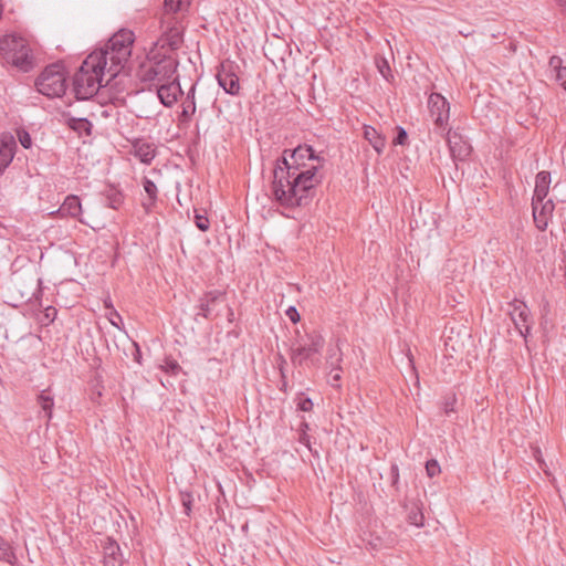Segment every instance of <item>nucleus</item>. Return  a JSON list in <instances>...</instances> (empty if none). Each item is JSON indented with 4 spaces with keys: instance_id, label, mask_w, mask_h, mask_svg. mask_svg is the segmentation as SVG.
Listing matches in <instances>:
<instances>
[{
    "instance_id": "nucleus-2",
    "label": "nucleus",
    "mask_w": 566,
    "mask_h": 566,
    "mask_svg": "<svg viewBox=\"0 0 566 566\" xmlns=\"http://www.w3.org/2000/svg\"><path fill=\"white\" fill-rule=\"evenodd\" d=\"M134 42V32L122 29L108 40L104 48L91 53L92 55H102L101 64L107 67V74L109 75L107 82L124 69L132 55Z\"/></svg>"
},
{
    "instance_id": "nucleus-33",
    "label": "nucleus",
    "mask_w": 566,
    "mask_h": 566,
    "mask_svg": "<svg viewBox=\"0 0 566 566\" xmlns=\"http://www.w3.org/2000/svg\"><path fill=\"white\" fill-rule=\"evenodd\" d=\"M160 367L164 371L172 376L178 375V373L181 370L180 365L175 359L170 358H166Z\"/></svg>"
},
{
    "instance_id": "nucleus-7",
    "label": "nucleus",
    "mask_w": 566,
    "mask_h": 566,
    "mask_svg": "<svg viewBox=\"0 0 566 566\" xmlns=\"http://www.w3.org/2000/svg\"><path fill=\"white\" fill-rule=\"evenodd\" d=\"M0 50L8 63L28 72L32 67L30 50L22 39L8 36L0 41Z\"/></svg>"
},
{
    "instance_id": "nucleus-9",
    "label": "nucleus",
    "mask_w": 566,
    "mask_h": 566,
    "mask_svg": "<svg viewBox=\"0 0 566 566\" xmlns=\"http://www.w3.org/2000/svg\"><path fill=\"white\" fill-rule=\"evenodd\" d=\"M226 303V293L213 290L206 292L199 298V312L197 315H200L207 319H213L219 316V311L217 310L220 304Z\"/></svg>"
},
{
    "instance_id": "nucleus-39",
    "label": "nucleus",
    "mask_w": 566,
    "mask_h": 566,
    "mask_svg": "<svg viewBox=\"0 0 566 566\" xmlns=\"http://www.w3.org/2000/svg\"><path fill=\"white\" fill-rule=\"evenodd\" d=\"M181 503L184 511L187 515H190L192 505V495L190 493H181Z\"/></svg>"
},
{
    "instance_id": "nucleus-24",
    "label": "nucleus",
    "mask_w": 566,
    "mask_h": 566,
    "mask_svg": "<svg viewBox=\"0 0 566 566\" xmlns=\"http://www.w3.org/2000/svg\"><path fill=\"white\" fill-rule=\"evenodd\" d=\"M156 155V150L151 144L142 143L135 145V156L144 164H149Z\"/></svg>"
},
{
    "instance_id": "nucleus-42",
    "label": "nucleus",
    "mask_w": 566,
    "mask_h": 566,
    "mask_svg": "<svg viewBox=\"0 0 566 566\" xmlns=\"http://www.w3.org/2000/svg\"><path fill=\"white\" fill-rule=\"evenodd\" d=\"M297 408L302 411H310L313 408V401L310 398H300Z\"/></svg>"
},
{
    "instance_id": "nucleus-54",
    "label": "nucleus",
    "mask_w": 566,
    "mask_h": 566,
    "mask_svg": "<svg viewBox=\"0 0 566 566\" xmlns=\"http://www.w3.org/2000/svg\"><path fill=\"white\" fill-rule=\"evenodd\" d=\"M559 6L566 7V0H556Z\"/></svg>"
},
{
    "instance_id": "nucleus-18",
    "label": "nucleus",
    "mask_w": 566,
    "mask_h": 566,
    "mask_svg": "<svg viewBox=\"0 0 566 566\" xmlns=\"http://www.w3.org/2000/svg\"><path fill=\"white\" fill-rule=\"evenodd\" d=\"M82 212V205L80 201V198L74 195H70L65 198L64 202L61 205V207L57 210V213L65 217H72L77 219L81 223L86 224V222L80 218Z\"/></svg>"
},
{
    "instance_id": "nucleus-40",
    "label": "nucleus",
    "mask_w": 566,
    "mask_h": 566,
    "mask_svg": "<svg viewBox=\"0 0 566 566\" xmlns=\"http://www.w3.org/2000/svg\"><path fill=\"white\" fill-rule=\"evenodd\" d=\"M377 67H378L379 72H380V74L385 78H388V75L390 74V67H389V64H388L387 60L380 59L379 61H377Z\"/></svg>"
},
{
    "instance_id": "nucleus-31",
    "label": "nucleus",
    "mask_w": 566,
    "mask_h": 566,
    "mask_svg": "<svg viewBox=\"0 0 566 566\" xmlns=\"http://www.w3.org/2000/svg\"><path fill=\"white\" fill-rule=\"evenodd\" d=\"M308 429V423L305 420H303L300 426L298 441L300 443L304 444L315 457H318V451L312 449L311 438L307 434Z\"/></svg>"
},
{
    "instance_id": "nucleus-19",
    "label": "nucleus",
    "mask_w": 566,
    "mask_h": 566,
    "mask_svg": "<svg viewBox=\"0 0 566 566\" xmlns=\"http://www.w3.org/2000/svg\"><path fill=\"white\" fill-rule=\"evenodd\" d=\"M104 566H123V555L119 545L108 538L104 545Z\"/></svg>"
},
{
    "instance_id": "nucleus-48",
    "label": "nucleus",
    "mask_w": 566,
    "mask_h": 566,
    "mask_svg": "<svg viewBox=\"0 0 566 566\" xmlns=\"http://www.w3.org/2000/svg\"><path fill=\"white\" fill-rule=\"evenodd\" d=\"M104 304H105V307H107V308H109V310H111V314H109V315H113V316L117 317V318H118V321H122L120 315H119V314H118V313L113 308V305H112V302H111V300H109V298H108V300H105V301H104Z\"/></svg>"
},
{
    "instance_id": "nucleus-34",
    "label": "nucleus",
    "mask_w": 566,
    "mask_h": 566,
    "mask_svg": "<svg viewBox=\"0 0 566 566\" xmlns=\"http://www.w3.org/2000/svg\"><path fill=\"white\" fill-rule=\"evenodd\" d=\"M426 471L429 478H433L440 473V465L436 460H429L426 463Z\"/></svg>"
},
{
    "instance_id": "nucleus-55",
    "label": "nucleus",
    "mask_w": 566,
    "mask_h": 566,
    "mask_svg": "<svg viewBox=\"0 0 566 566\" xmlns=\"http://www.w3.org/2000/svg\"><path fill=\"white\" fill-rule=\"evenodd\" d=\"M450 342H451V338H449V340L446 342V346H450ZM452 349L454 350V347L451 345Z\"/></svg>"
},
{
    "instance_id": "nucleus-47",
    "label": "nucleus",
    "mask_w": 566,
    "mask_h": 566,
    "mask_svg": "<svg viewBox=\"0 0 566 566\" xmlns=\"http://www.w3.org/2000/svg\"><path fill=\"white\" fill-rule=\"evenodd\" d=\"M454 402H455V399H454V398H452L451 400H447V401L444 402V413H446V415H449L450 412H453V411H454V408H453Z\"/></svg>"
},
{
    "instance_id": "nucleus-10",
    "label": "nucleus",
    "mask_w": 566,
    "mask_h": 566,
    "mask_svg": "<svg viewBox=\"0 0 566 566\" xmlns=\"http://www.w3.org/2000/svg\"><path fill=\"white\" fill-rule=\"evenodd\" d=\"M235 69L237 66L233 63L223 62L221 63L217 73L219 85L224 90L226 93L231 95H238L241 88Z\"/></svg>"
},
{
    "instance_id": "nucleus-5",
    "label": "nucleus",
    "mask_w": 566,
    "mask_h": 566,
    "mask_svg": "<svg viewBox=\"0 0 566 566\" xmlns=\"http://www.w3.org/2000/svg\"><path fill=\"white\" fill-rule=\"evenodd\" d=\"M35 86L39 93L48 97H60L66 90V74L60 63H54L44 69L38 76Z\"/></svg>"
},
{
    "instance_id": "nucleus-53",
    "label": "nucleus",
    "mask_w": 566,
    "mask_h": 566,
    "mask_svg": "<svg viewBox=\"0 0 566 566\" xmlns=\"http://www.w3.org/2000/svg\"><path fill=\"white\" fill-rule=\"evenodd\" d=\"M281 389H282V390H284V391L286 390V380H285V377H284V378H282V388H281Z\"/></svg>"
},
{
    "instance_id": "nucleus-56",
    "label": "nucleus",
    "mask_w": 566,
    "mask_h": 566,
    "mask_svg": "<svg viewBox=\"0 0 566 566\" xmlns=\"http://www.w3.org/2000/svg\"><path fill=\"white\" fill-rule=\"evenodd\" d=\"M229 312H230V316H232L233 312H232V310L230 307H229Z\"/></svg>"
},
{
    "instance_id": "nucleus-46",
    "label": "nucleus",
    "mask_w": 566,
    "mask_h": 566,
    "mask_svg": "<svg viewBox=\"0 0 566 566\" xmlns=\"http://www.w3.org/2000/svg\"><path fill=\"white\" fill-rule=\"evenodd\" d=\"M390 472H391V478H392V485H396L399 480L398 467L396 464L391 465Z\"/></svg>"
},
{
    "instance_id": "nucleus-20",
    "label": "nucleus",
    "mask_w": 566,
    "mask_h": 566,
    "mask_svg": "<svg viewBox=\"0 0 566 566\" xmlns=\"http://www.w3.org/2000/svg\"><path fill=\"white\" fill-rule=\"evenodd\" d=\"M549 185H551V174L545 170L539 171L536 175L535 189H534V195H533L532 201H535V202L543 201L548 195Z\"/></svg>"
},
{
    "instance_id": "nucleus-35",
    "label": "nucleus",
    "mask_w": 566,
    "mask_h": 566,
    "mask_svg": "<svg viewBox=\"0 0 566 566\" xmlns=\"http://www.w3.org/2000/svg\"><path fill=\"white\" fill-rule=\"evenodd\" d=\"M195 223H196L197 228L203 232L209 230L210 222L206 216L197 213L195 216Z\"/></svg>"
},
{
    "instance_id": "nucleus-51",
    "label": "nucleus",
    "mask_w": 566,
    "mask_h": 566,
    "mask_svg": "<svg viewBox=\"0 0 566 566\" xmlns=\"http://www.w3.org/2000/svg\"><path fill=\"white\" fill-rule=\"evenodd\" d=\"M135 346H136L135 360H136L137 363H140V357H142V355H140V350H139V348H138V346H137L136 344H135Z\"/></svg>"
},
{
    "instance_id": "nucleus-41",
    "label": "nucleus",
    "mask_w": 566,
    "mask_h": 566,
    "mask_svg": "<svg viewBox=\"0 0 566 566\" xmlns=\"http://www.w3.org/2000/svg\"><path fill=\"white\" fill-rule=\"evenodd\" d=\"M408 135L407 132L402 127L397 128V136L394 140L396 145H405L407 143Z\"/></svg>"
},
{
    "instance_id": "nucleus-30",
    "label": "nucleus",
    "mask_w": 566,
    "mask_h": 566,
    "mask_svg": "<svg viewBox=\"0 0 566 566\" xmlns=\"http://www.w3.org/2000/svg\"><path fill=\"white\" fill-rule=\"evenodd\" d=\"M340 347L336 344L334 346H329L327 349L326 361L331 368L340 366L343 360Z\"/></svg>"
},
{
    "instance_id": "nucleus-13",
    "label": "nucleus",
    "mask_w": 566,
    "mask_h": 566,
    "mask_svg": "<svg viewBox=\"0 0 566 566\" xmlns=\"http://www.w3.org/2000/svg\"><path fill=\"white\" fill-rule=\"evenodd\" d=\"M534 222L538 230L544 231L547 228L548 220L551 219L555 205L552 199L541 202L532 201Z\"/></svg>"
},
{
    "instance_id": "nucleus-1",
    "label": "nucleus",
    "mask_w": 566,
    "mask_h": 566,
    "mask_svg": "<svg viewBox=\"0 0 566 566\" xmlns=\"http://www.w3.org/2000/svg\"><path fill=\"white\" fill-rule=\"evenodd\" d=\"M286 154L287 149L276 159L273 169V197L285 208L306 206L313 197V189L321 184L323 176L318 174V166L298 171L297 166L289 165Z\"/></svg>"
},
{
    "instance_id": "nucleus-11",
    "label": "nucleus",
    "mask_w": 566,
    "mask_h": 566,
    "mask_svg": "<svg viewBox=\"0 0 566 566\" xmlns=\"http://www.w3.org/2000/svg\"><path fill=\"white\" fill-rule=\"evenodd\" d=\"M510 316L516 329L523 337L530 333L531 329V313L527 305L518 300H514L511 304Z\"/></svg>"
},
{
    "instance_id": "nucleus-26",
    "label": "nucleus",
    "mask_w": 566,
    "mask_h": 566,
    "mask_svg": "<svg viewBox=\"0 0 566 566\" xmlns=\"http://www.w3.org/2000/svg\"><path fill=\"white\" fill-rule=\"evenodd\" d=\"M36 400L49 421L52 418V409L54 406L53 397L48 392V390H43L40 392Z\"/></svg>"
},
{
    "instance_id": "nucleus-28",
    "label": "nucleus",
    "mask_w": 566,
    "mask_h": 566,
    "mask_svg": "<svg viewBox=\"0 0 566 566\" xmlns=\"http://www.w3.org/2000/svg\"><path fill=\"white\" fill-rule=\"evenodd\" d=\"M69 126L78 134L91 135L92 124L86 118H72Z\"/></svg>"
},
{
    "instance_id": "nucleus-6",
    "label": "nucleus",
    "mask_w": 566,
    "mask_h": 566,
    "mask_svg": "<svg viewBox=\"0 0 566 566\" xmlns=\"http://www.w3.org/2000/svg\"><path fill=\"white\" fill-rule=\"evenodd\" d=\"M291 346V361L294 366H303L307 360L313 361L312 356L318 354L324 346V338L317 332L306 333L300 336Z\"/></svg>"
},
{
    "instance_id": "nucleus-29",
    "label": "nucleus",
    "mask_w": 566,
    "mask_h": 566,
    "mask_svg": "<svg viewBox=\"0 0 566 566\" xmlns=\"http://www.w3.org/2000/svg\"><path fill=\"white\" fill-rule=\"evenodd\" d=\"M105 197L107 206L112 209H117L124 200L123 193L115 188H109L108 190H106Z\"/></svg>"
},
{
    "instance_id": "nucleus-37",
    "label": "nucleus",
    "mask_w": 566,
    "mask_h": 566,
    "mask_svg": "<svg viewBox=\"0 0 566 566\" xmlns=\"http://www.w3.org/2000/svg\"><path fill=\"white\" fill-rule=\"evenodd\" d=\"M423 518V514L419 511H411L408 515L409 523L416 526H422Z\"/></svg>"
},
{
    "instance_id": "nucleus-8",
    "label": "nucleus",
    "mask_w": 566,
    "mask_h": 566,
    "mask_svg": "<svg viewBox=\"0 0 566 566\" xmlns=\"http://www.w3.org/2000/svg\"><path fill=\"white\" fill-rule=\"evenodd\" d=\"M428 107L433 118L436 129L444 136L450 114L449 102L441 94L432 93L428 98Z\"/></svg>"
},
{
    "instance_id": "nucleus-38",
    "label": "nucleus",
    "mask_w": 566,
    "mask_h": 566,
    "mask_svg": "<svg viewBox=\"0 0 566 566\" xmlns=\"http://www.w3.org/2000/svg\"><path fill=\"white\" fill-rule=\"evenodd\" d=\"M18 138H19V142L20 144L24 147V148H30L32 146V138L30 136V134L27 132V130H18Z\"/></svg>"
},
{
    "instance_id": "nucleus-49",
    "label": "nucleus",
    "mask_w": 566,
    "mask_h": 566,
    "mask_svg": "<svg viewBox=\"0 0 566 566\" xmlns=\"http://www.w3.org/2000/svg\"><path fill=\"white\" fill-rule=\"evenodd\" d=\"M285 364H286V359L284 358L283 355L280 354L279 355V365H280V371H281L282 378L285 377V374H284V370H283V367H284Z\"/></svg>"
},
{
    "instance_id": "nucleus-17",
    "label": "nucleus",
    "mask_w": 566,
    "mask_h": 566,
    "mask_svg": "<svg viewBox=\"0 0 566 566\" xmlns=\"http://www.w3.org/2000/svg\"><path fill=\"white\" fill-rule=\"evenodd\" d=\"M182 42V33L177 23L168 22L167 31L159 39L161 49L168 48L171 51L179 49Z\"/></svg>"
},
{
    "instance_id": "nucleus-27",
    "label": "nucleus",
    "mask_w": 566,
    "mask_h": 566,
    "mask_svg": "<svg viewBox=\"0 0 566 566\" xmlns=\"http://www.w3.org/2000/svg\"><path fill=\"white\" fill-rule=\"evenodd\" d=\"M0 560L6 562L10 565H13L17 560L15 554L11 547V545L0 537Z\"/></svg>"
},
{
    "instance_id": "nucleus-16",
    "label": "nucleus",
    "mask_w": 566,
    "mask_h": 566,
    "mask_svg": "<svg viewBox=\"0 0 566 566\" xmlns=\"http://www.w3.org/2000/svg\"><path fill=\"white\" fill-rule=\"evenodd\" d=\"M15 140L11 135L0 137V172H2L14 157Z\"/></svg>"
},
{
    "instance_id": "nucleus-4",
    "label": "nucleus",
    "mask_w": 566,
    "mask_h": 566,
    "mask_svg": "<svg viewBox=\"0 0 566 566\" xmlns=\"http://www.w3.org/2000/svg\"><path fill=\"white\" fill-rule=\"evenodd\" d=\"M177 65V60L171 55L155 54L140 64L137 76L147 85L159 84L172 78Z\"/></svg>"
},
{
    "instance_id": "nucleus-14",
    "label": "nucleus",
    "mask_w": 566,
    "mask_h": 566,
    "mask_svg": "<svg viewBox=\"0 0 566 566\" xmlns=\"http://www.w3.org/2000/svg\"><path fill=\"white\" fill-rule=\"evenodd\" d=\"M290 153V157L292 163L289 161L290 166H297L298 171H305L306 169H303L306 167L305 160H315L317 164L315 166H318V169L322 167V160L319 157L315 156V151L311 146L304 145L298 146L292 151L287 150Z\"/></svg>"
},
{
    "instance_id": "nucleus-43",
    "label": "nucleus",
    "mask_w": 566,
    "mask_h": 566,
    "mask_svg": "<svg viewBox=\"0 0 566 566\" xmlns=\"http://www.w3.org/2000/svg\"><path fill=\"white\" fill-rule=\"evenodd\" d=\"M285 314L293 323H297L301 318L296 307L294 306H290Z\"/></svg>"
},
{
    "instance_id": "nucleus-12",
    "label": "nucleus",
    "mask_w": 566,
    "mask_h": 566,
    "mask_svg": "<svg viewBox=\"0 0 566 566\" xmlns=\"http://www.w3.org/2000/svg\"><path fill=\"white\" fill-rule=\"evenodd\" d=\"M447 143L453 159L464 160L471 154V145L458 130L447 129L444 132Z\"/></svg>"
},
{
    "instance_id": "nucleus-15",
    "label": "nucleus",
    "mask_w": 566,
    "mask_h": 566,
    "mask_svg": "<svg viewBox=\"0 0 566 566\" xmlns=\"http://www.w3.org/2000/svg\"><path fill=\"white\" fill-rule=\"evenodd\" d=\"M181 94V87L176 80L164 83L157 87L158 98L166 107H171L178 101V96Z\"/></svg>"
},
{
    "instance_id": "nucleus-32",
    "label": "nucleus",
    "mask_w": 566,
    "mask_h": 566,
    "mask_svg": "<svg viewBox=\"0 0 566 566\" xmlns=\"http://www.w3.org/2000/svg\"><path fill=\"white\" fill-rule=\"evenodd\" d=\"M40 284L41 280H31L30 282V289L27 291V293H21V298L23 302H30L32 298L36 295V293H40Z\"/></svg>"
},
{
    "instance_id": "nucleus-22",
    "label": "nucleus",
    "mask_w": 566,
    "mask_h": 566,
    "mask_svg": "<svg viewBox=\"0 0 566 566\" xmlns=\"http://www.w3.org/2000/svg\"><path fill=\"white\" fill-rule=\"evenodd\" d=\"M182 111L179 115V122L188 123L192 115L196 113V102H195V86L190 88V91L187 94V97L181 104Z\"/></svg>"
},
{
    "instance_id": "nucleus-50",
    "label": "nucleus",
    "mask_w": 566,
    "mask_h": 566,
    "mask_svg": "<svg viewBox=\"0 0 566 566\" xmlns=\"http://www.w3.org/2000/svg\"><path fill=\"white\" fill-rule=\"evenodd\" d=\"M46 316L49 317L52 314H56V310L53 306H49L46 310Z\"/></svg>"
},
{
    "instance_id": "nucleus-36",
    "label": "nucleus",
    "mask_w": 566,
    "mask_h": 566,
    "mask_svg": "<svg viewBox=\"0 0 566 566\" xmlns=\"http://www.w3.org/2000/svg\"><path fill=\"white\" fill-rule=\"evenodd\" d=\"M340 371H342V367L340 366H338V367L336 366L334 368H331V373H329L331 380H329V382H331V385L333 387H337L338 388L340 386L339 385V381L342 379Z\"/></svg>"
},
{
    "instance_id": "nucleus-52",
    "label": "nucleus",
    "mask_w": 566,
    "mask_h": 566,
    "mask_svg": "<svg viewBox=\"0 0 566 566\" xmlns=\"http://www.w3.org/2000/svg\"><path fill=\"white\" fill-rule=\"evenodd\" d=\"M108 319L113 326L118 327V323L116 322V319H118L117 317L111 315Z\"/></svg>"
},
{
    "instance_id": "nucleus-23",
    "label": "nucleus",
    "mask_w": 566,
    "mask_h": 566,
    "mask_svg": "<svg viewBox=\"0 0 566 566\" xmlns=\"http://www.w3.org/2000/svg\"><path fill=\"white\" fill-rule=\"evenodd\" d=\"M364 137L369 142L373 148L380 154L386 145V139L373 126H364Z\"/></svg>"
},
{
    "instance_id": "nucleus-44",
    "label": "nucleus",
    "mask_w": 566,
    "mask_h": 566,
    "mask_svg": "<svg viewBox=\"0 0 566 566\" xmlns=\"http://www.w3.org/2000/svg\"><path fill=\"white\" fill-rule=\"evenodd\" d=\"M556 81L566 90V67H562L556 73Z\"/></svg>"
},
{
    "instance_id": "nucleus-25",
    "label": "nucleus",
    "mask_w": 566,
    "mask_h": 566,
    "mask_svg": "<svg viewBox=\"0 0 566 566\" xmlns=\"http://www.w3.org/2000/svg\"><path fill=\"white\" fill-rule=\"evenodd\" d=\"M189 6L190 0H165L164 10L166 14L184 13Z\"/></svg>"
},
{
    "instance_id": "nucleus-21",
    "label": "nucleus",
    "mask_w": 566,
    "mask_h": 566,
    "mask_svg": "<svg viewBox=\"0 0 566 566\" xmlns=\"http://www.w3.org/2000/svg\"><path fill=\"white\" fill-rule=\"evenodd\" d=\"M142 185L145 193L147 195V199L142 202L143 208L148 213L156 205L158 198V189L153 180L147 177H144L142 180Z\"/></svg>"
},
{
    "instance_id": "nucleus-3",
    "label": "nucleus",
    "mask_w": 566,
    "mask_h": 566,
    "mask_svg": "<svg viewBox=\"0 0 566 566\" xmlns=\"http://www.w3.org/2000/svg\"><path fill=\"white\" fill-rule=\"evenodd\" d=\"M102 55L90 54L82 63L73 78V92L77 99L93 97L102 86L107 67L101 64Z\"/></svg>"
},
{
    "instance_id": "nucleus-45",
    "label": "nucleus",
    "mask_w": 566,
    "mask_h": 566,
    "mask_svg": "<svg viewBox=\"0 0 566 566\" xmlns=\"http://www.w3.org/2000/svg\"><path fill=\"white\" fill-rule=\"evenodd\" d=\"M562 63V59L558 57V56H552L551 60H549V66L555 69L556 72L562 69L563 66L560 65Z\"/></svg>"
}]
</instances>
